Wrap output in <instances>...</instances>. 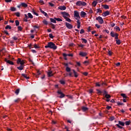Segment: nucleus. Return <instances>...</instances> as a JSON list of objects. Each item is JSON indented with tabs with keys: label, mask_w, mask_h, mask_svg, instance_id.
<instances>
[{
	"label": "nucleus",
	"mask_w": 131,
	"mask_h": 131,
	"mask_svg": "<svg viewBox=\"0 0 131 131\" xmlns=\"http://www.w3.org/2000/svg\"><path fill=\"white\" fill-rule=\"evenodd\" d=\"M49 48L50 49H52L53 50H57V46L54 43V42H48L47 45L45 46L46 49H48Z\"/></svg>",
	"instance_id": "nucleus-1"
},
{
	"label": "nucleus",
	"mask_w": 131,
	"mask_h": 131,
	"mask_svg": "<svg viewBox=\"0 0 131 131\" xmlns=\"http://www.w3.org/2000/svg\"><path fill=\"white\" fill-rule=\"evenodd\" d=\"M76 5L79 6V7L83 6H86V3L83 1H78L76 3Z\"/></svg>",
	"instance_id": "nucleus-2"
},
{
	"label": "nucleus",
	"mask_w": 131,
	"mask_h": 131,
	"mask_svg": "<svg viewBox=\"0 0 131 131\" xmlns=\"http://www.w3.org/2000/svg\"><path fill=\"white\" fill-rule=\"evenodd\" d=\"M76 20H80V16H79V13L78 12L75 11H74V16Z\"/></svg>",
	"instance_id": "nucleus-3"
},
{
	"label": "nucleus",
	"mask_w": 131,
	"mask_h": 131,
	"mask_svg": "<svg viewBox=\"0 0 131 131\" xmlns=\"http://www.w3.org/2000/svg\"><path fill=\"white\" fill-rule=\"evenodd\" d=\"M57 94H58V98H64V97H65V95H64V94H63V92H62V91H61V90H58L57 91Z\"/></svg>",
	"instance_id": "nucleus-4"
},
{
	"label": "nucleus",
	"mask_w": 131,
	"mask_h": 131,
	"mask_svg": "<svg viewBox=\"0 0 131 131\" xmlns=\"http://www.w3.org/2000/svg\"><path fill=\"white\" fill-rule=\"evenodd\" d=\"M96 19L97 21H98L99 24H103V23H104V20L103 19V18H102V17L98 16Z\"/></svg>",
	"instance_id": "nucleus-5"
},
{
	"label": "nucleus",
	"mask_w": 131,
	"mask_h": 131,
	"mask_svg": "<svg viewBox=\"0 0 131 131\" xmlns=\"http://www.w3.org/2000/svg\"><path fill=\"white\" fill-rule=\"evenodd\" d=\"M61 14L64 19H66V18H68V17H70V15L66 12H61Z\"/></svg>",
	"instance_id": "nucleus-6"
},
{
	"label": "nucleus",
	"mask_w": 131,
	"mask_h": 131,
	"mask_svg": "<svg viewBox=\"0 0 131 131\" xmlns=\"http://www.w3.org/2000/svg\"><path fill=\"white\" fill-rule=\"evenodd\" d=\"M66 26L68 29H72V28H73V26L68 23H66Z\"/></svg>",
	"instance_id": "nucleus-7"
},
{
	"label": "nucleus",
	"mask_w": 131,
	"mask_h": 131,
	"mask_svg": "<svg viewBox=\"0 0 131 131\" xmlns=\"http://www.w3.org/2000/svg\"><path fill=\"white\" fill-rule=\"evenodd\" d=\"M5 62H6V63H7L8 64H9L10 65H14V62H13L12 61L8 60L7 58L5 59Z\"/></svg>",
	"instance_id": "nucleus-8"
},
{
	"label": "nucleus",
	"mask_w": 131,
	"mask_h": 131,
	"mask_svg": "<svg viewBox=\"0 0 131 131\" xmlns=\"http://www.w3.org/2000/svg\"><path fill=\"white\" fill-rule=\"evenodd\" d=\"M108 15H110V12L108 11H106L102 14V16H103V17H106V16H108Z\"/></svg>",
	"instance_id": "nucleus-9"
},
{
	"label": "nucleus",
	"mask_w": 131,
	"mask_h": 131,
	"mask_svg": "<svg viewBox=\"0 0 131 131\" xmlns=\"http://www.w3.org/2000/svg\"><path fill=\"white\" fill-rule=\"evenodd\" d=\"M103 94H104V96L105 98H106V99H109L111 98V96H110V95L107 94V92L104 91Z\"/></svg>",
	"instance_id": "nucleus-10"
},
{
	"label": "nucleus",
	"mask_w": 131,
	"mask_h": 131,
	"mask_svg": "<svg viewBox=\"0 0 131 131\" xmlns=\"http://www.w3.org/2000/svg\"><path fill=\"white\" fill-rule=\"evenodd\" d=\"M80 16L81 18H84V17L86 16V13H85L84 11H81L80 12Z\"/></svg>",
	"instance_id": "nucleus-11"
},
{
	"label": "nucleus",
	"mask_w": 131,
	"mask_h": 131,
	"mask_svg": "<svg viewBox=\"0 0 131 131\" xmlns=\"http://www.w3.org/2000/svg\"><path fill=\"white\" fill-rule=\"evenodd\" d=\"M88 55V53L86 52H80L79 53V55L81 56V57H85Z\"/></svg>",
	"instance_id": "nucleus-12"
},
{
	"label": "nucleus",
	"mask_w": 131,
	"mask_h": 131,
	"mask_svg": "<svg viewBox=\"0 0 131 131\" xmlns=\"http://www.w3.org/2000/svg\"><path fill=\"white\" fill-rule=\"evenodd\" d=\"M21 76L26 79H29V76L26 74H21Z\"/></svg>",
	"instance_id": "nucleus-13"
},
{
	"label": "nucleus",
	"mask_w": 131,
	"mask_h": 131,
	"mask_svg": "<svg viewBox=\"0 0 131 131\" xmlns=\"http://www.w3.org/2000/svg\"><path fill=\"white\" fill-rule=\"evenodd\" d=\"M116 103L117 104L118 106H124V103H122L121 101H117Z\"/></svg>",
	"instance_id": "nucleus-14"
},
{
	"label": "nucleus",
	"mask_w": 131,
	"mask_h": 131,
	"mask_svg": "<svg viewBox=\"0 0 131 131\" xmlns=\"http://www.w3.org/2000/svg\"><path fill=\"white\" fill-rule=\"evenodd\" d=\"M58 9L59 10H61V11H64V10H66V7H65L64 6H59L58 7Z\"/></svg>",
	"instance_id": "nucleus-15"
},
{
	"label": "nucleus",
	"mask_w": 131,
	"mask_h": 131,
	"mask_svg": "<svg viewBox=\"0 0 131 131\" xmlns=\"http://www.w3.org/2000/svg\"><path fill=\"white\" fill-rule=\"evenodd\" d=\"M39 11L41 12V13H42V14H43V15H45V16H46V17H47V16H48V13L45 12V11H43V10H42L41 9V8H39Z\"/></svg>",
	"instance_id": "nucleus-16"
},
{
	"label": "nucleus",
	"mask_w": 131,
	"mask_h": 131,
	"mask_svg": "<svg viewBox=\"0 0 131 131\" xmlns=\"http://www.w3.org/2000/svg\"><path fill=\"white\" fill-rule=\"evenodd\" d=\"M63 57H67V56H69V57H73V54H66V53L63 54Z\"/></svg>",
	"instance_id": "nucleus-17"
},
{
	"label": "nucleus",
	"mask_w": 131,
	"mask_h": 131,
	"mask_svg": "<svg viewBox=\"0 0 131 131\" xmlns=\"http://www.w3.org/2000/svg\"><path fill=\"white\" fill-rule=\"evenodd\" d=\"M88 110H89V108L85 106L82 107V111H83V112H85V111H88Z\"/></svg>",
	"instance_id": "nucleus-18"
},
{
	"label": "nucleus",
	"mask_w": 131,
	"mask_h": 131,
	"mask_svg": "<svg viewBox=\"0 0 131 131\" xmlns=\"http://www.w3.org/2000/svg\"><path fill=\"white\" fill-rule=\"evenodd\" d=\"M121 96L123 98H125V99H126V98L129 99V97H128L127 96H126V95H125V94L122 93V94H121Z\"/></svg>",
	"instance_id": "nucleus-19"
},
{
	"label": "nucleus",
	"mask_w": 131,
	"mask_h": 131,
	"mask_svg": "<svg viewBox=\"0 0 131 131\" xmlns=\"http://www.w3.org/2000/svg\"><path fill=\"white\" fill-rule=\"evenodd\" d=\"M20 6H21V7H23L24 8H27V5L25 3H21L20 4Z\"/></svg>",
	"instance_id": "nucleus-20"
},
{
	"label": "nucleus",
	"mask_w": 131,
	"mask_h": 131,
	"mask_svg": "<svg viewBox=\"0 0 131 131\" xmlns=\"http://www.w3.org/2000/svg\"><path fill=\"white\" fill-rule=\"evenodd\" d=\"M118 122H119V125H121L122 126H124V124H125L124 122L121 121H119Z\"/></svg>",
	"instance_id": "nucleus-21"
},
{
	"label": "nucleus",
	"mask_w": 131,
	"mask_h": 131,
	"mask_svg": "<svg viewBox=\"0 0 131 131\" xmlns=\"http://www.w3.org/2000/svg\"><path fill=\"white\" fill-rule=\"evenodd\" d=\"M14 93L17 95H19V93H20V89H16Z\"/></svg>",
	"instance_id": "nucleus-22"
},
{
	"label": "nucleus",
	"mask_w": 131,
	"mask_h": 131,
	"mask_svg": "<svg viewBox=\"0 0 131 131\" xmlns=\"http://www.w3.org/2000/svg\"><path fill=\"white\" fill-rule=\"evenodd\" d=\"M53 72L52 71H49L48 72V75L49 77H51V76H53Z\"/></svg>",
	"instance_id": "nucleus-23"
},
{
	"label": "nucleus",
	"mask_w": 131,
	"mask_h": 131,
	"mask_svg": "<svg viewBox=\"0 0 131 131\" xmlns=\"http://www.w3.org/2000/svg\"><path fill=\"white\" fill-rule=\"evenodd\" d=\"M28 17H29V18H30L31 19H32V18H33V16L30 13H28Z\"/></svg>",
	"instance_id": "nucleus-24"
},
{
	"label": "nucleus",
	"mask_w": 131,
	"mask_h": 131,
	"mask_svg": "<svg viewBox=\"0 0 131 131\" xmlns=\"http://www.w3.org/2000/svg\"><path fill=\"white\" fill-rule=\"evenodd\" d=\"M66 70L67 72H70L71 71V69H70V68H69V67H67Z\"/></svg>",
	"instance_id": "nucleus-25"
},
{
	"label": "nucleus",
	"mask_w": 131,
	"mask_h": 131,
	"mask_svg": "<svg viewBox=\"0 0 131 131\" xmlns=\"http://www.w3.org/2000/svg\"><path fill=\"white\" fill-rule=\"evenodd\" d=\"M24 68V66H20V67H17V69H18V70H23Z\"/></svg>",
	"instance_id": "nucleus-26"
},
{
	"label": "nucleus",
	"mask_w": 131,
	"mask_h": 131,
	"mask_svg": "<svg viewBox=\"0 0 131 131\" xmlns=\"http://www.w3.org/2000/svg\"><path fill=\"white\" fill-rule=\"evenodd\" d=\"M72 71L74 72L75 77H77L78 76L77 73L76 72H75V71L74 70H73Z\"/></svg>",
	"instance_id": "nucleus-27"
},
{
	"label": "nucleus",
	"mask_w": 131,
	"mask_h": 131,
	"mask_svg": "<svg viewBox=\"0 0 131 131\" xmlns=\"http://www.w3.org/2000/svg\"><path fill=\"white\" fill-rule=\"evenodd\" d=\"M96 11V13H99V14H102V10L100 8H98Z\"/></svg>",
	"instance_id": "nucleus-28"
},
{
	"label": "nucleus",
	"mask_w": 131,
	"mask_h": 131,
	"mask_svg": "<svg viewBox=\"0 0 131 131\" xmlns=\"http://www.w3.org/2000/svg\"><path fill=\"white\" fill-rule=\"evenodd\" d=\"M116 126H117V127H118V128H120V129H122V128H123V127L120 126L119 124H116Z\"/></svg>",
	"instance_id": "nucleus-29"
},
{
	"label": "nucleus",
	"mask_w": 131,
	"mask_h": 131,
	"mask_svg": "<svg viewBox=\"0 0 131 131\" xmlns=\"http://www.w3.org/2000/svg\"><path fill=\"white\" fill-rule=\"evenodd\" d=\"M125 125H129L130 124V120L125 122Z\"/></svg>",
	"instance_id": "nucleus-30"
},
{
	"label": "nucleus",
	"mask_w": 131,
	"mask_h": 131,
	"mask_svg": "<svg viewBox=\"0 0 131 131\" xmlns=\"http://www.w3.org/2000/svg\"><path fill=\"white\" fill-rule=\"evenodd\" d=\"M111 35L112 37H115V33L113 31L111 32Z\"/></svg>",
	"instance_id": "nucleus-31"
},
{
	"label": "nucleus",
	"mask_w": 131,
	"mask_h": 131,
	"mask_svg": "<svg viewBox=\"0 0 131 131\" xmlns=\"http://www.w3.org/2000/svg\"><path fill=\"white\" fill-rule=\"evenodd\" d=\"M42 23H43V24H45V25H48V24H49V23H48V21H47V20L44 19L42 21Z\"/></svg>",
	"instance_id": "nucleus-32"
},
{
	"label": "nucleus",
	"mask_w": 131,
	"mask_h": 131,
	"mask_svg": "<svg viewBox=\"0 0 131 131\" xmlns=\"http://www.w3.org/2000/svg\"><path fill=\"white\" fill-rule=\"evenodd\" d=\"M81 40H82V42H84V43H86V42H88V40L85 38H81Z\"/></svg>",
	"instance_id": "nucleus-33"
},
{
	"label": "nucleus",
	"mask_w": 131,
	"mask_h": 131,
	"mask_svg": "<svg viewBox=\"0 0 131 131\" xmlns=\"http://www.w3.org/2000/svg\"><path fill=\"white\" fill-rule=\"evenodd\" d=\"M5 29H12V27H11L10 25H7L5 27Z\"/></svg>",
	"instance_id": "nucleus-34"
},
{
	"label": "nucleus",
	"mask_w": 131,
	"mask_h": 131,
	"mask_svg": "<svg viewBox=\"0 0 131 131\" xmlns=\"http://www.w3.org/2000/svg\"><path fill=\"white\" fill-rule=\"evenodd\" d=\"M118 35L119 34L118 33H115V39H116V40H118Z\"/></svg>",
	"instance_id": "nucleus-35"
},
{
	"label": "nucleus",
	"mask_w": 131,
	"mask_h": 131,
	"mask_svg": "<svg viewBox=\"0 0 131 131\" xmlns=\"http://www.w3.org/2000/svg\"><path fill=\"white\" fill-rule=\"evenodd\" d=\"M114 119H115V117L114 116H112L110 118V120L111 121H113V120H114Z\"/></svg>",
	"instance_id": "nucleus-36"
},
{
	"label": "nucleus",
	"mask_w": 131,
	"mask_h": 131,
	"mask_svg": "<svg viewBox=\"0 0 131 131\" xmlns=\"http://www.w3.org/2000/svg\"><path fill=\"white\" fill-rule=\"evenodd\" d=\"M54 19L55 20H56V21H58L59 22L62 21V19L61 18L55 17Z\"/></svg>",
	"instance_id": "nucleus-37"
},
{
	"label": "nucleus",
	"mask_w": 131,
	"mask_h": 131,
	"mask_svg": "<svg viewBox=\"0 0 131 131\" xmlns=\"http://www.w3.org/2000/svg\"><path fill=\"white\" fill-rule=\"evenodd\" d=\"M51 22H52V23H56V19L53 18H50Z\"/></svg>",
	"instance_id": "nucleus-38"
},
{
	"label": "nucleus",
	"mask_w": 131,
	"mask_h": 131,
	"mask_svg": "<svg viewBox=\"0 0 131 131\" xmlns=\"http://www.w3.org/2000/svg\"><path fill=\"white\" fill-rule=\"evenodd\" d=\"M93 7H96L97 6V1H94L92 3Z\"/></svg>",
	"instance_id": "nucleus-39"
},
{
	"label": "nucleus",
	"mask_w": 131,
	"mask_h": 131,
	"mask_svg": "<svg viewBox=\"0 0 131 131\" xmlns=\"http://www.w3.org/2000/svg\"><path fill=\"white\" fill-rule=\"evenodd\" d=\"M64 19L66 20V21H67V22H69L70 23H71V20L70 19V18L67 17Z\"/></svg>",
	"instance_id": "nucleus-40"
},
{
	"label": "nucleus",
	"mask_w": 131,
	"mask_h": 131,
	"mask_svg": "<svg viewBox=\"0 0 131 131\" xmlns=\"http://www.w3.org/2000/svg\"><path fill=\"white\" fill-rule=\"evenodd\" d=\"M116 41L117 45H120V43H121V42L120 41V40L119 39L116 40Z\"/></svg>",
	"instance_id": "nucleus-41"
},
{
	"label": "nucleus",
	"mask_w": 131,
	"mask_h": 131,
	"mask_svg": "<svg viewBox=\"0 0 131 131\" xmlns=\"http://www.w3.org/2000/svg\"><path fill=\"white\" fill-rule=\"evenodd\" d=\"M114 29H116V30H118V31H120V28H119V27L116 26L115 27Z\"/></svg>",
	"instance_id": "nucleus-42"
},
{
	"label": "nucleus",
	"mask_w": 131,
	"mask_h": 131,
	"mask_svg": "<svg viewBox=\"0 0 131 131\" xmlns=\"http://www.w3.org/2000/svg\"><path fill=\"white\" fill-rule=\"evenodd\" d=\"M19 20H15L16 26H19Z\"/></svg>",
	"instance_id": "nucleus-43"
},
{
	"label": "nucleus",
	"mask_w": 131,
	"mask_h": 131,
	"mask_svg": "<svg viewBox=\"0 0 131 131\" xmlns=\"http://www.w3.org/2000/svg\"><path fill=\"white\" fill-rule=\"evenodd\" d=\"M10 10L12 12H15L16 11V8L14 7H11Z\"/></svg>",
	"instance_id": "nucleus-44"
},
{
	"label": "nucleus",
	"mask_w": 131,
	"mask_h": 131,
	"mask_svg": "<svg viewBox=\"0 0 131 131\" xmlns=\"http://www.w3.org/2000/svg\"><path fill=\"white\" fill-rule=\"evenodd\" d=\"M103 8L105 9H109V6L107 5H105L103 6Z\"/></svg>",
	"instance_id": "nucleus-45"
},
{
	"label": "nucleus",
	"mask_w": 131,
	"mask_h": 131,
	"mask_svg": "<svg viewBox=\"0 0 131 131\" xmlns=\"http://www.w3.org/2000/svg\"><path fill=\"white\" fill-rule=\"evenodd\" d=\"M21 63V59L20 58H18L17 60V64H20Z\"/></svg>",
	"instance_id": "nucleus-46"
},
{
	"label": "nucleus",
	"mask_w": 131,
	"mask_h": 131,
	"mask_svg": "<svg viewBox=\"0 0 131 131\" xmlns=\"http://www.w3.org/2000/svg\"><path fill=\"white\" fill-rule=\"evenodd\" d=\"M80 34H82L84 33V30L81 29L80 31Z\"/></svg>",
	"instance_id": "nucleus-47"
},
{
	"label": "nucleus",
	"mask_w": 131,
	"mask_h": 131,
	"mask_svg": "<svg viewBox=\"0 0 131 131\" xmlns=\"http://www.w3.org/2000/svg\"><path fill=\"white\" fill-rule=\"evenodd\" d=\"M60 82L61 84H65V81L61 80L60 81Z\"/></svg>",
	"instance_id": "nucleus-48"
},
{
	"label": "nucleus",
	"mask_w": 131,
	"mask_h": 131,
	"mask_svg": "<svg viewBox=\"0 0 131 131\" xmlns=\"http://www.w3.org/2000/svg\"><path fill=\"white\" fill-rule=\"evenodd\" d=\"M15 15L17 17H20V13L19 12H16Z\"/></svg>",
	"instance_id": "nucleus-49"
},
{
	"label": "nucleus",
	"mask_w": 131,
	"mask_h": 131,
	"mask_svg": "<svg viewBox=\"0 0 131 131\" xmlns=\"http://www.w3.org/2000/svg\"><path fill=\"white\" fill-rule=\"evenodd\" d=\"M20 64L21 66H23L24 65V60H21Z\"/></svg>",
	"instance_id": "nucleus-50"
},
{
	"label": "nucleus",
	"mask_w": 131,
	"mask_h": 131,
	"mask_svg": "<svg viewBox=\"0 0 131 131\" xmlns=\"http://www.w3.org/2000/svg\"><path fill=\"white\" fill-rule=\"evenodd\" d=\"M34 48H35V49H39V47L37 46L36 44L34 45Z\"/></svg>",
	"instance_id": "nucleus-51"
},
{
	"label": "nucleus",
	"mask_w": 131,
	"mask_h": 131,
	"mask_svg": "<svg viewBox=\"0 0 131 131\" xmlns=\"http://www.w3.org/2000/svg\"><path fill=\"white\" fill-rule=\"evenodd\" d=\"M51 26H52L51 27H52V29H55V28L56 27H55V25L51 24Z\"/></svg>",
	"instance_id": "nucleus-52"
},
{
	"label": "nucleus",
	"mask_w": 131,
	"mask_h": 131,
	"mask_svg": "<svg viewBox=\"0 0 131 131\" xmlns=\"http://www.w3.org/2000/svg\"><path fill=\"white\" fill-rule=\"evenodd\" d=\"M49 37H50V38H54V36H53L52 34H50Z\"/></svg>",
	"instance_id": "nucleus-53"
},
{
	"label": "nucleus",
	"mask_w": 131,
	"mask_h": 131,
	"mask_svg": "<svg viewBox=\"0 0 131 131\" xmlns=\"http://www.w3.org/2000/svg\"><path fill=\"white\" fill-rule=\"evenodd\" d=\"M77 25H80V21H79V19H77Z\"/></svg>",
	"instance_id": "nucleus-54"
},
{
	"label": "nucleus",
	"mask_w": 131,
	"mask_h": 131,
	"mask_svg": "<svg viewBox=\"0 0 131 131\" xmlns=\"http://www.w3.org/2000/svg\"><path fill=\"white\" fill-rule=\"evenodd\" d=\"M19 101H20V99H19L14 100V102L15 103H18V102H19Z\"/></svg>",
	"instance_id": "nucleus-55"
},
{
	"label": "nucleus",
	"mask_w": 131,
	"mask_h": 131,
	"mask_svg": "<svg viewBox=\"0 0 131 131\" xmlns=\"http://www.w3.org/2000/svg\"><path fill=\"white\" fill-rule=\"evenodd\" d=\"M95 26H96V27H97V28H98V29H99V28H100V25H98V24H97L95 25Z\"/></svg>",
	"instance_id": "nucleus-56"
},
{
	"label": "nucleus",
	"mask_w": 131,
	"mask_h": 131,
	"mask_svg": "<svg viewBox=\"0 0 131 131\" xmlns=\"http://www.w3.org/2000/svg\"><path fill=\"white\" fill-rule=\"evenodd\" d=\"M108 54L109 56H112V52L110 51H109L108 52Z\"/></svg>",
	"instance_id": "nucleus-57"
},
{
	"label": "nucleus",
	"mask_w": 131,
	"mask_h": 131,
	"mask_svg": "<svg viewBox=\"0 0 131 131\" xmlns=\"http://www.w3.org/2000/svg\"><path fill=\"white\" fill-rule=\"evenodd\" d=\"M18 29L21 31V30H22V27L21 26H18Z\"/></svg>",
	"instance_id": "nucleus-58"
},
{
	"label": "nucleus",
	"mask_w": 131,
	"mask_h": 131,
	"mask_svg": "<svg viewBox=\"0 0 131 131\" xmlns=\"http://www.w3.org/2000/svg\"><path fill=\"white\" fill-rule=\"evenodd\" d=\"M111 103H116V102H115V100L114 99H112L111 100Z\"/></svg>",
	"instance_id": "nucleus-59"
},
{
	"label": "nucleus",
	"mask_w": 131,
	"mask_h": 131,
	"mask_svg": "<svg viewBox=\"0 0 131 131\" xmlns=\"http://www.w3.org/2000/svg\"><path fill=\"white\" fill-rule=\"evenodd\" d=\"M106 109H107V110H110V109H111V106H107L106 107Z\"/></svg>",
	"instance_id": "nucleus-60"
},
{
	"label": "nucleus",
	"mask_w": 131,
	"mask_h": 131,
	"mask_svg": "<svg viewBox=\"0 0 131 131\" xmlns=\"http://www.w3.org/2000/svg\"><path fill=\"white\" fill-rule=\"evenodd\" d=\"M6 3H11L12 0H5Z\"/></svg>",
	"instance_id": "nucleus-61"
},
{
	"label": "nucleus",
	"mask_w": 131,
	"mask_h": 131,
	"mask_svg": "<svg viewBox=\"0 0 131 131\" xmlns=\"http://www.w3.org/2000/svg\"><path fill=\"white\" fill-rule=\"evenodd\" d=\"M25 19H29L27 14H25Z\"/></svg>",
	"instance_id": "nucleus-62"
},
{
	"label": "nucleus",
	"mask_w": 131,
	"mask_h": 131,
	"mask_svg": "<svg viewBox=\"0 0 131 131\" xmlns=\"http://www.w3.org/2000/svg\"><path fill=\"white\" fill-rule=\"evenodd\" d=\"M92 93H93V89H90V90H89V93H90V94H92Z\"/></svg>",
	"instance_id": "nucleus-63"
},
{
	"label": "nucleus",
	"mask_w": 131,
	"mask_h": 131,
	"mask_svg": "<svg viewBox=\"0 0 131 131\" xmlns=\"http://www.w3.org/2000/svg\"><path fill=\"white\" fill-rule=\"evenodd\" d=\"M65 129H67V131H70L69 129H68V127L65 126Z\"/></svg>",
	"instance_id": "nucleus-64"
}]
</instances>
